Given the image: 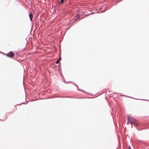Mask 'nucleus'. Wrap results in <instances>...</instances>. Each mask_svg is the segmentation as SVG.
<instances>
[{
  "mask_svg": "<svg viewBox=\"0 0 149 149\" xmlns=\"http://www.w3.org/2000/svg\"><path fill=\"white\" fill-rule=\"evenodd\" d=\"M64 0H61V3H63Z\"/></svg>",
  "mask_w": 149,
  "mask_h": 149,
  "instance_id": "6",
  "label": "nucleus"
},
{
  "mask_svg": "<svg viewBox=\"0 0 149 149\" xmlns=\"http://www.w3.org/2000/svg\"><path fill=\"white\" fill-rule=\"evenodd\" d=\"M128 121L131 124H133L135 126H138L139 123L137 120L134 118H130L129 116L127 117Z\"/></svg>",
  "mask_w": 149,
  "mask_h": 149,
  "instance_id": "1",
  "label": "nucleus"
},
{
  "mask_svg": "<svg viewBox=\"0 0 149 149\" xmlns=\"http://www.w3.org/2000/svg\"><path fill=\"white\" fill-rule=\"evenodd\" d=\"M29 17L30 20L31 21H32L33 14L31 13L29 14Z\"/></svg>",
  "mask_w": 149,
  "mask_h": 149,
  "instance_id": "3",
  "label": "nucleus"
},
{
  "mask_svg": "<svg viewBox=\"0 0 149 149\" xmlns=\"http://www.w3.org/2000/svg\"><path fill=\"white\" fill-rule=\"evenodd\" d=\"M128 148L129 149H132L130 146H129Z\"/></svg>",
  "mask_w": 149,
  "mask_h": 149,
  "instance_id": "7",
  "label": "nucleus"
},
{
  "mask_svg": "<svg viewBox=\"0 0 149 149\" xmlns=\"http://www.w3.org/2000/svg\"><path fill=\"white\" fill-rule=\"evenodd\" d=\"M14 55V54L12 51L10 52L7 53L6 55V56H7L10 58H13Z\"/></svg>",
  "mask_w": 149,
  "mask_h": 149,
  "instance_id": "2",
  "label": "nucleus"
},
{
  "mask_svg": "<svg viewBox=\"0 0 149 149\" xmlns=\"http://www.w3.org/2000/svg\"><path fill=\"white\" fill-rule=\"evenodd\" d=\"M80 17V16L79 15H77L75 16V18H76L75 20H77V19Z\"/></svg>",
  "mask_w": 149,
  "mask_h": 149,
  "instance_id": "4",
  "label": "nucleus"
},
{
  "mask_svg": "<svg viewBox=\"0 0 149 149\" xmlns=\"http://www.w3.org/2000/svg\"><path fill=\"white\" fill-rule=\"evenodd\" d=\"M61 58H59L56 61V63L57 64L60 61V60H61Z\"/></svg>",
  "mask_w": 149,
  "mask_h": 149,
  "instance_id": "5",
  "label": "nucleus"
}]
</instances>
